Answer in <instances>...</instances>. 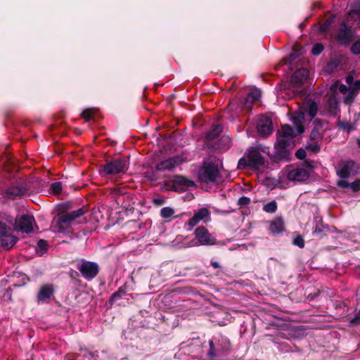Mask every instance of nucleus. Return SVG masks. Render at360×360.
<instances>
[{"instance_id": "obj_12", "label": "nucleus", "mask_w": 360, "mask_h": 360, "mask_svg": "<svg viewBox=\"0 0 360 360\" xmlns=\"http://www.w3.org/2000/svg\"><path fill=\"white\" fill-rule=\"evenodd\" d=\"M257 129L260 136L267 137L269 136L273 132L271 119L262 116L257 122Z\"/></svg>"}, {"instance_id": "obj_41", "label": "nucleus", "mask_w": 360, "mask_h": 360, "mask_svg": "<svg viewBox=\"0 0 360 360\" xmlns=\"http://www.w3.org/2000/svg\"><path fill=\"white\" fill-rule=\"evenodd\" d=\"M324 49V47L322 44L316 43L315 44L311 49V53L314 56L319 55Z\"/></svg>"}, {"instance_id": "obj_43", "label": "nucleus", "mask_w": 360, "mask_h": 360, "mask_svg": "<svg viewBox=\"0 0 360 360\" xmlns=\"http://www.w3.org/2000/svg\"><path fill=\"white\" fill-rule=\"evenodd\" d=\"M10 231L11 228L6 223L0 221V238L7 234Z\"/></svg>"}, {"instance_id": "obj_48", "label": "nucleus", "mask_w": 360, "mask_h": 360, "mask_svg": "<svg viewBox=\"0 0 360 360\" xmlns=\"http://www.w3.org/2000/svg\"><path fill=\"white\" fill-rule=\"evenodd\" d=\"M312 233L314 236L319 237V238H322L325 236V233H324L323 229L318 225H316L313 229Z\"/></svg>"}, {"instance_id": "obj_14", "label": "nucleus", "mask_w": 360, "mask_h": 360, "mask_svg": "<svg viewBox=\"0 0 360 360\" xmlns=\"http://www.w3.org/2000/svg\"><path fill=\"white\" fill-rule=\"evenodd\" d=\"M223 131V127L221 124H213L210 129L206 132L205 136V141L207 146L215 148L217 149L220 148L219 146H214L212 143L214 142L217 138H218Z\"/></svg>"}, {"instance_id": "obj_45", "label": "nucleus", "mask_w": 360, "mask_h": 360, "mask_svg": "<svg viewBox=\"0 0 360 360\" xmlns=\"http://www.w3.org/2000/svg\"><path fill=\"white\" fill-rule=\"evenodd\" d=\"M94 112L91 109H85L82 111L81 116L85 119L86 121H89L93 119Z\"/></svg>"}, {"instance_id": "obj_58", "label": "nucleus", "mask_w": 360, "mask_h": 360, "mask_svg": "<svg viewBox=\"0 0 360 360\" xmlns=\"http://www.w3.org/2000/svg\"><path fill=\"white\" fill-rule=\"evenodd\" d=\"M338 90L342 94H346L347 93V91L349 90V88H348L346 85H345L343 84H340Z\"/></svg>"}, {"instance_id": "obj_19", "label": "nucleus", "mask_w": 360, "mask_h": 360, "mask_svg": "<svg viewBox=\"0 0 360 360\" xmlns=\"http://www.w3.org/2000/svg\"><path fill=\"white\" fill-rule=\"evenodd\" d=\"M53 293L54 288L52 284L43 285L37 293V300L46 302L51 297Z\"/></svg>"}, {"instance_id": "obj_64", "label": "nucleus", "mask_w": 360, "mask_h": 360, "mask_svg": "<svg viewBox=\"0 0 360 360\" xmlns=\"http://www.w3.org/2000/svg\"><path fill=\"white\" fill-rule=\"evenodd\" d=\"M353 89L356 91H357V89H360V80H357L354 82Z\"/></svg>"}, {"instance_id": "obj_27", "label": "nucleus", "mask_w": 360, "mask_h": 360, "mask_svg": "<svg viewBox=\"0 0 360 360\" xmlns=\"http://www.w3.org/2000/svg\"><path fill=\"white\" fill-rule=\"evenodd\" d=\"M302 53V48H297L295 46L292 49V51L287 58H284V63L292 64Z\"/></svg>"}, {"instance_id": "obj_63", "label": "nucleus", "mask_w": 360, "mask_h": 360, "mask_svg": "<svg viewBox=\"0 0 360 360\" xmlns=\"http://www.w3.org/2000/svg\"><path fill=\"white\" fill-rule=\"evenodd\" d=\"M297 131L299 134L304 133V127L301 123L297 124Z\"/></svg>"}, {"instance_id": "obj_23", "label": "nucleus", "mask_w": 360, "mask_h": 360, "mask_svg": "<svg viewBox=\"0 0 360 360\" xmlns=\"http://www.w3.org/2000/svg\"><path fill=\"white\" fill-rule=\"evenodd\" d=\"M127 295L126 288L124 286H121L118 288V290L113 292L108 300L107 301V304L112 307L115 302L118 300L123 298L124 296Z\"/></svg>"}, {"instance_id": "obj_13", "label": "nucleus", "mask_w": 360, "mask_h": 360, "mask_svg": "<svg viewBox=\"0 0 360 360\" xmlns=\"http://www.w3.org/2000/svg\"><path fill=\"white\" fill-rule=\"evenodd\" d=\"M182 162L183 158L180 155H175L158 163L155 169L160 172L171 170L176 166L180 165Z\"/></svg>"}, {"instance_id": "obj_49", "label": "nucleus", "mask_w": 360, "mask_h": 360, "mask_svg": "<svg viewBox=\"0 0 360 360\" xmlns=\"http://www.w3.org/2000/svg\"><path fill=\"white\" fill-rule=\"evenodd\" d=\"M332 21L330 20H327L326 22L322 23L319 27V31L321 32H326L329 30L330 25Z\"/></svg>"}, {"instance_id": "obj_32", "label": "nucleus", "mask_w": 360, "mask_h": 360, "mask_svg": "<svg viewBox=\"0 0 360 360\" xmlns=\"http://www.w3.org/2000/svg\"><path fill=\"white\" fill-rule=\"evenodd\" d=\"M75 208V203L73 202L72 201H67V202H62L58 205L59 212L63 211V210H66V212H70V211L75 210H74Z\"/></svg>"}, {"instance_id": "obj_56", "label": "nucleus", "mask_w": 360, "mask_h": 360, "mask_svg": "<svg viewBox=\"0 0 360 360\" xmlns=\"http://www.w3.org/2000/svg\"><path fill=\"white\" fill-rule=\"evenodd\" d=\"M350 322L354 324L360 325V311L354 315V316L351 319Z\"/></svg>"}, {"instance_id": "obj_37", "label": "nucleus", "mask_w": 360, "mask_h": 360, "mask_svg": "<svg viewBox=\"0 0 360 360\" xmlns=\"http://www.w3.org/2000/svg\"><path fill=\"white\" fill-rule=\"evenodd\" d=\"M210 211L206 207H202L198 210V212H195L194 215L198 217V219L201 221L208 217L210 215Z\"/></svg>"}, {"instance_id": "obj_34", "label": "nucleus", "mask_w": 360, "mask_h": 360, "mask_svg": "<svg viewBox=\"0 0 360 360\" xmlns=\"http://www.w3.org/2000/svg\"><path fill=\"white\" fill-rule=\"evenodd\" d=\"M309 139L311 141H321L323 139V132L313 128L310 133Z\"/></svg>"}, {"instance_id": "obj_57", "label": "nucleus", "mask_w": 360, "mask_h": 360, "mask_svg": "<svg viewBox=\"0 0 360 360\" xmlns=\"http://www.w3.org/2000/svg\"><path fill=\"white\" fill-rule=\"evenodd\" d=\"M343 179L338 181L337 185L340 188H347L349 186V183Z\"/></svg>"}, {"instance_id": "obj_30", "label": "nucleus", "mask_w": 360, "mask_h": 360, "mask_svg": "<svg viewBox=\"0 0 360 360\" xmlns=\"http://www.w3.org/2000/svg\"><path fill=\"white\" fill-rule=\"evenodd\" d=\"M209 345H210V349L207 352V354L210 357H217V356H221L222 352L220 350L217 349V346L216 345V344L213 340H210L209 341Z\"/></svg>"}, {"instance_id": "obj_46", "label": "nucleus", "mask_w": 360, "mask_h": 360, "mask_svg": "<svg viewBox=\"0 0 360 360\" xmlns=\"http://www.w3.org/2000/svg\"><path fill=\"white\" fill-rule=\"evenodd\" d=\"M351 51L354 55L360 54V38L353 43L351 46Z\"/></svg>"}, {"instance_id": "obj_24", "label": "nucleus", "mask_w": 360, "mask_h": 360, "mask_svg": "<svg viewBox=\"0 0 360 360\" xmlns=\"http://www.w3.org/2000/svg\"><path fill=\"white\" fill-rule=\"evenodd\" d=\"M328 110L332 116H336L340 111L339 101L335 96H331L328 100Z\"/></svg>"}, {"instance_id": "obj_5", "label": "nucleus", "mask_w": 360, "mask_h": 360, "mask_svg": "<svg viewBox=\"0 0 360 360\" xmlns=\"http://www.w3.org/2000/svg\"><path fill=\"white\" fill-rule=\"evenodd\" d=\"M76 267L81 276L86 281L94 279L99 274L100 267L98 263L82 259L77 263Z\"/></svg>"}, {"instance_id": "obj_40", "label": "nucleus", "mask_w": 360, "mask_h": 360, "mask_svg": "<svg viewBox=\"0 0 360 360\" xmlns=\"http://www.w3.org/2000/svg\"><path fill=\"white\" fill-rule=\"evenodd\" d=\"M292 244L299 247L300 248H303L305 245L304 240L301 235H297L292 240Z\"/></svg>"}, {"instance_id": "obj_31", "label": "nucleus", "mask_w": 360, "mask_h": 360, "mask_svg": "<svg viewBox=\"0 0 360 360\" xmlns=\"http://www.w3.org/2000/svg\"><path fill=\"white\" fill-rule=\"evenodd\" d=\"M357 91H356L354 89L349 88V90L345 94L346 96L344 99L345 103L350 105L353 103L355 97L357 96Z\"/></svg>"}, {"instance_id": "obj_59", "label": "nucleus", "mask_w": 360, "mask_h": 360, "mask_svg": "<svg viewBox=\"0 0 360 360\" xmlns=\"http://www.w3.org/2000/svg\"><path fill=\"white\" fill-rule=\"evenodd\" d=\"M79 275V272L75 271V270H73V269H70V271H69V276L72 278V279H75L77 277H78Z\"/></svg>"}, {"instance_id": "obj_50", "label": "nucleus", "mask_w": 360, "mask_h": 360, "mask_svg": "<svg viewBox=\"0 0 360 360\" xmlns=\"http://www.w3.org/2000/svg\"><path fill=\"white\" fill-rule=\"evenodd\" d=\"M307 156V153L304 149L299 148L295 153V157L299 160H304Z\"/></svg>"}, {"instance_id": "obj_11", "label": "nucleus", "mask_w": 360, "mask_h": 360, "mask_svg": "<svg viewBox=\"0 0 360 360\" xmlns=\"http://www.w3.org/2000/svg\"><path fill=\"white\" fill-rule=\"evenodd\" d=\"M247 157L249 162V167L252 169H259L264 165V158L259 151L255 148H251L248 150Z\"/></svg>"}, {"instance_id": "obj_6", "label": "nucleus", "mask_w": 360, "mask_h": 360, "mask_svg": "<svg viewBox=\"0 0 360 360\" xmlns=\"http://www.w3.org/2000/svg\"><path fill=\"white\" fill-rule=\"evenodd\" d=\"M166 184L169 187V190L179 193L184 192L186 188L195 186L193 181L181 175L174 176Z\"/></svg>"}, {"instance_id": "obj_62", "label": "nucleus", "mask_w": 360, "mask_h": 360, "mask_svg": "<svg viewBox=\"0 0 360 360\" xmlns=\"http://www.w3.org/2000/svg\"><path fill=\"white\" fill-rule=\"evenodd\" d=\"M198 245L199 244H198V241L196 242L195 240H191L188 243H186L184 246L185 248H186V247H194V246H196V245Z\"/></svg>"}, {"instance_id": "obj_9", "label": "nucleus", "mask_w": 360, "mask_h": 360, "mask_svg": "<svg viewBox=\"0 0 360 360\" xmlns=\"http://www.w3.org/2000/svg\"><path fill=\"white\" fill-rule=\"evenodd\" d=\"M27 191L24 186L13 185L2 189L0 194L6 199L13 200L22 198Z\"/></svg>"}, {"instance_id": "obj_29", "label": "nucleus", "mask_w": 360, "mask_h": 360, "mask_svg": "<svg viewBox=\"0 0 360 360\" xmlns=\"http://www.w3.org/2000/svg\"><path fill=\"white\" fill-rule=\"evenodd\" d=\"M49 245L46 240L40 239L37 242L36 251L39 256H43L48 250Z\"/></svg>"}, {"instance_id": "obj_10", "label": "nucleus", "mask_w": 360, "mask_h": 360, "mask_svg": "<svg viewBox=\"0 0 360 360\" xmlns=\"http://www.w3.org/2000/svg\"><path fill=\"white\" fill-rule=\"evenodd\" d=\"M35 219L33 216L23 214L16 219L18 229L22 233H30L33 231V224Z\"/></svg>"}, {"instance_id": "obj_61", "label": "nucleus", "mask_w": 360, "mask_h": 360, "mask_svg": "<svg viewBox=\"0 0 360 360\" xmlns=\"http://www.w3.org/2000/svg\"><path fill=\"white\" fill-rule=\"evenodd\" d=\"M339 85H340L339 81L335 82L330 86V91L332 92H336L337 89H338Z\"/></svg>"}, {"instance_id": "obj_60", "label": "nucleus", "mask_w": 360, "mask_h": 360, "mask_svg": "<svg viewBox=\"0 0 360 360\" xmlns=\"http://www.w3.org/2000/svg\"><path fill=\"white\" fill-rule=\"evenodd\" d=\"M320 293H321L320 290H317L316 292H315L314 293H309L307 297L310 300H314V299H316L319 295Z\"/></svg>"}, {"instance_id": "obj_3", "label": "nucleus", "mask_w": 360, "mask_h": 360, "mask_svg": "<svg viewBox=\"0 0 360 360\" xmlns=\"http://www.w3.org/2000/svg\"><path fill=\"white\" fill-rule=\"evenodd\" d=\"M198 178L202 183L214 184L221 179V175L217 165L212 162H203L198 171Z\"/></svg>"}, {"instance_id": "obj_53", "label": "nucleus", "mask_w": 360, "mask_h": 360, "mask_svg": "<svg viewBox=\"0 0 360 360\" xmlns=\"http://www.w3.org/2000/svg\"><path fill=\"white\" fill-rule=\"evenodd\" d=\"M152 202L153 203L154 205H155L157 207H160V206H162L164 204H165L166 201L164 198H153L152 200Z\"/></svg>"}, {"instance_id": "obj_25", "label": "nucleus", "mask_w": 360, "mask_h": 360, "mask_svg": "<svg viewBox=\"0 0 360 360\" xmlns=\"http://www.w3.org/2000/svg\"><path fill=\"white\" fill-rule=\"evenodd\" d=\"M261 97V92L259 90H255L251 92H250L246 98L245 102V106L247 108H251L253 103H255L256 101H259V99Z\"/></svg>"}, {"instance_id": "obj_15", "label": "nucleus", "mask_w": 360, "mask_h": 360, "mask_svg": "<svg viewBox=\"0 0 360 360\" xmlns=\"http://www.w3.org/2000/svg\"><path fill=\"white\" fill-rule=\"evenodd\" d=\"M309 70L302 68L297 70L291 76V83L297 86H300L307 81L309 77Z\"/></svg>"}, {"instance_id": "obj_35", "label": "nucleus", "mask_w": 360, "mask_h": 360, "mask_svg": "<svg viewBox=\"0 0 360 360\" xmlns=\"http://www.w3.org/2000/svg\"><path fill=\"white\" fill-rule=\"evenodd\" d=\"M277 203L275 200L271 201L265 204L263 210L267 213H274L277 210Z\"/></svg>"}, {"instance_id": "obj_38", "label": "nucleus", "mask_w": 360, "mask_h": 360, "mask_svg": "<svg viewBox=\"0 0 360 360\" xmlns=\"http://www.w3.org/2000/svg\"><path fill=\"white\" fill-rule=\"evenodd\" d=\"M338 126L340 129L343 130H347L349 132L354 129V127L352 124L348 123L347 121L339 120L338 122Z\"/></svg>"}, {"instance_id": "obj_4", "label": "nucleus", "mask_w": 360, "mask_h": 360, "mask_svg": "<svg viewBox=\"0 0 360 360\" xmlns=\"http://www.w3.org/2000/svg\"><path fill=\"white\" fill-rule=\"evenodd\" d=\"M295 146V140H284L277 138L274 145V153L272 155L274 161L288 162L291 159V150Z\"/></svg>"}, {"instance_id": "obj_8", "label": "nucleus", "mask_w": 360, "mask_h": 360, "mask_svg": "<svg viewBox=\"0 0 360 360\" xmlns=\"http://www.w3.org/2000/svg\"><path fill=\"white\" fill-rule=\"evenodd\" d=\"M354 37V31L352 27H348L345 22H342L335 34V39L340 44L347 46L352 42Z\"/></svg>"}, {"instance_id": "obj_1", "label": "nucleus", "mask_w": 360, "mask_h": 360, "mask_svg": "<svg viewBox=\"0 0 360 360\" xmlns=\"http://www.w3.org/2000/svg\"><path fill=\"white\" fill-rule=\"evenodd\" d=\"M87 212L88 210L84 206L70 212H66V210L59 212L56 221L58 231L65 232L69 229L77 219L84 216Z\"/></svg>"}, {"instance_id": "obj_22", "label": "nucleus", "mask_w": 360, "mask_h": 360, "mask_svg": "<svg viewBox=\"0 0 360 360\" xmlns=\"http://www.w3.org/2000/svg\"><path fill=\"white\" fill-rule=\"evenodd\" d=\"M348 16L350 17L352 20H358L359 24H360V0H355L351 4Z\"/></svg>"}, {"instance_id": "obj_16", "label": "nucleus", "mask_w": 360, "mask_h": 360, "mask_svg": "<svg viewBox=\"0 0 360 360\" xmlns=\"http://www.w3.org/2000/svg\"><path fill=\"white\" fill-rule=\"evenodd\" d=\"M287 177L292 181H304L309 179V173L304 168H296L290 170Z\"/></svg>"}, {"instance_id": "obj_36", "label": "nucleus", "mask_w": 360, "mask_h": 360, "mask_svg": "<svg viewBox=\"0 0 360 360\" xmlns=\"http://www.w3.org/2000/svg\"><path fill=\"white\" fill-rule=\"evenodd\" d=\"M174 214V210L170 207H165L160 210V216L163 219H168Z\"/></svg>"}, {"instance_id": "obj_55", "label": "nucleus", "mask_w": 360, "mask_h": 360, "mask_svg": "<svg viewBox=\"0 0 360 360\" xmlns=\"http://www.w3.org/2000/svg\"><path fill=\"white\" fill-rule=\"evenodd\" d=\"M221 141L224 143V145L222 146V149L227 150L229 148V143L231 142V140L229 137L228 136H223L221 139Z\"/></svg>"}, {"instance_id": "obj_7", "label": "nucleus", "mask_w": 360, "mask_h": 360, "mask_svg": "<svg viewBox=\"0 0 360 360\" xmlns=\"http://www.w3.org/2000/svg\"><path fill=\"white\" fill-rule=\"evenodd\" d=\"M195 240L200 245H214L217 244L216 238L212 236L207 229L203 226H200L196 228L194 231Z\"/></svg>"}, {"instance_id": "obj_44", "label": "nucleus", "mask_w": 360, "mask_h": 360, "mask_svg": "<svg viewBox=\"0 0 360 360\" xmlns=\"http://www.w3.org/2000/svg\"><path fill=\"white\" fill-rule=\"evenodd\" d=\"M144 356L142 354L140 353H135L131 354L129 356H127L125 358L122 359L121 360H143Z\"/></svg>"}, {"instance_id": "obj_26", "label": "nucleus", "mask_w": 360, "mask_h": 360, "mask_svg": "<svg viewBox=\"0 0 360 360\" xmlns=\"http://www.w3.org/2000/svg\"><path fill=\"white\" fill-rule=\"evenodd\" d=\"M269 230L273 233H280L284 230V221L282 218H276L271 222Z\"/></svg>"}, {"instance_id": "obj_2", "label": "nucleus", "mask_w": 360, "mask_h": 360, "mask_svg": "<svg viewBox=\"0 0 360 360\" xmlns=\"http://www.w3.org/2000/svg\"><path fill=\"white\" fill-rule=\"evenodd\" d=\"M129 166L128 158L119 157L107 160L106 163L101 167L100 172L102 176L124 174L128 170Z\"/></svg>"}, {"instance_id": "obj_28", "label": "nucleus", "mask_w": 360, "mask_h": 360, "mask_svg": "<svg viewBox=\"0 0 360 360\" xmlns=\"http://www.w3.org/2000/svg\"><path fill=\"white\" fill-rule=\"evenodd\" d=\"M305 112L308 114L311 119L314 118L318 112V105L314 101H309L305 107Z\"/></svg>"}, {"instance_id": "obj_18", "label": "nucleus", "mask_w": 360, "mask_h": 360, "mask_svg": "<svg viewBox=\"0 0 360 360\" xmlns=\"http://www.w3.org/2000/svg\"><path fill=\"white\" fill-rule=\"evenodd\" d=\"M212 340L217 346V349L221 352L229 351L231 349V342L226 336L219 333Z\"/></svg>"}, {"instance_id": "obj_54", "label": "nucleus", "mask_w": 360, "mask_h": 360, "mask_svg": "<svg viewBox=\"0 0 360 360\" xmlns=\"http://www.w3.org/2000/svg\"><path fill=\"white\" fill-rule=\"evenodd\" d=\"M200 221L198 219V217L193 215L188 221V224L191 227H194L196 226Z\"/></svg>"}, {"instance_id": "obj_42", "label": "nucleus", "mask_w": 360, "mask_h": 360, "mask_svg": "<svg viewBox=\"0 0 360 360\" xmlns=\"http://www.w3.org/2000/svg\"><path fill=\"white\" fill-rule=\"evenodd\" d=\"M315 143L314 144L308 143L306 145V149L311 150L315 153H319L321 150V146L318 143V141H314Z\"/></svg>"}, {"instance_id": "obj_33", "label": "nucleus", "mask_w": 360, "mask_h": 360, "mask_svg": "<svg viewBox=\"0 0 360 360\" xmlns=\"http://www.w3.org/2000/svg\"><path fill=\"white\" fill-rule=\"evenodd\" d=\"M63 184L60 181H56L51 184L49 191L53 195H58L61 193Z\"/></svg>"}, {"instance_id": "obj_20", "label": "nucleus", "mask_w": 360, "mask_h": 360, "mask_svg": "<svg viewBox=\"0 0 360 360\" xmlns=\"http://www.w3.org/2000/svg\"><path fill=\"white\" fill-rule=\"evenodd\" d=\"M18 238L10 232L0 238L1 245L6 250H11Z\"/></svg>"}, {"instance_id": "obj_17", "label": "nucleus", "mask_w": 360, "mask_h": 360, "mask_svg": "<svg viewBox=\"0 0 360 360\" xmlns=\"http://www.w3.org/2000/svg\"><path fill=\"white\" fill-rule=\"evenodd\" d=\"M356 169V162L354 160H348L337 171V174L342 179H347Z\"/></svg>"}, {"instance_id": "obj_39", "label": "nucleus", "mask_w": 360, "mask_h": 360, "mask_svg": "<svg viewBox=\"0 0 360 360\" xmlns=\"http://www.w3.org/2000/svg\"><path fill=\"white\" fill-rule=\"evenodd\" d=\"M326 122L324 120L319 119V118H316L313 121L314 129L323 132L325 130L323 129V127L324 124H326Z\"/></svg>"}, {"instance_id": "obj_47", "label": "nucleus", "mask_w": 360, "mask_h": 360, "mask_svg": "<svg viewBox=\"0 0 360 360\" xmlns=\"http://www.w3.org/2000/svg\"><path fill=\"white\" fill-rule=\"evenodd\" d=\"M250 202L251 200L250 198L246 196H242L238 200L237 205L241 207L243 206L248 205Z\"/></svg>"}, {"instance_id": "obj_21", "label": "nucleus", "mask_w": 360, "mask_h": 360, "mask_svg": "<svg viewBox=\"0 0 360 360\" xmlns=\"http://www.w3.org/2000/svg\"><path fill=\"white\" fill-rule=\"evenodd\" d=\"M278 139H284V140H295V135L294 134L293 128L289 124H284L282 126L281 131H278Z\"/></svg>"}, {"instance_id": "obj_51", "label": "nucleus", "mask_w": 360, "mask_h": 360, "mask_svg": "<svg viewBox=\"0 0 360 360\" xmlns=\"http://www.w3.org/2000/svg\"><path fill=\"white\" fill-rule=\"evenodd\" d=\"M349 186L354 192H358L360 190V179H356L349 184Z\"/></svg>"}, {"instance_id": "obj_52", "label": "nucleus", "mask_w": 360, "mask_h": 360, "mask_svg": "<svg viewBox=\"0 0 360 360\" xmlns=\"http://www.w3.org/2000/svg\"><path fill=\"white\" fill-rule=\"evenodd\" d=\"M247 167H249V162L248 157L246 158H242L238 161V167L239 168H245Z\"/></svg>"}]
</instances>
